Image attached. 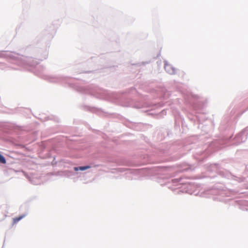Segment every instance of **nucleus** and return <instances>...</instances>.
I'll use <instances>...</instances> for the list:
<instances>
[{
  "instance_id": "obj_1",
  "label": "nucleus",
  "mask_w": 248,
  "mask_h": 248,
  "mask_svg": "<svg viewBox=\"0 0 248 248\" xmlns=\"http://www.w3.org/2000/svg\"><path fill=\"white\" fill-rule=\"evenodd\" d=\"M164 68L165 70L170 74H173L175 73L174 69L170 64H166Z\"/></svg>"
},
{
  "instance_id": "obj_2",
  "label": "nucleus",
  "mask_w": 248,
  "mask_h": 248,
  "mask_svg": "<svg viewBox=\"0 0 248 248\" xmlns=\"http://www.w3.org/2000/svg\"><path fill=\"white\" fill-rule=\"evenodd\" d=\"M90 168H91V166H81V167H75L74 169L75 171H78V170L83 171V170H85L90 169Z\"/></svg>"
},
{
  "instance_id": "obj_3",
  "label": "nucleus",
  "mask_w": 248,
  "mask_h": 248,
  "mask_svg": "<svg viewBox=\"0 0 248 248\" xmlns=\"http://www.w3.org/2000/svg\"><path fill=\"white\" fill-rule=\"evenodd\" d=\"M25 216V215H22L18 217H16L13 218V225H14V224L17 223L19 221H20L23 217H24Z\"/></svg>"
},
{
  "instance_id": "obj_4",
  "label": "nucleus",
  "mask_w": 248,
  "mask_h": 248,
  "mask_svg": "<svg viewBox=\"0 0 248 248\" xmlns=\"http://www.w3.org/2000/svg\"><path fill=\"white\" fill-rule=\"evenodd\" d=\"M0 162L3 164L6 163V160L4 157L0 154Z\"/></svg>"
}]
</instances>
